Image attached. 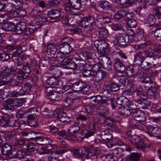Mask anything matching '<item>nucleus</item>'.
Here are the masks:
<instances>
[{
    "mask_svg": "<svg viewBox=\"0 0 161 161\" xmlns=\"http://www.w3.org/2000/svg\"><path fill=\"white\" fill-rule=\"evenodd\" d=\"M56 114L57 117L62 122L66 121L69 119V117L67 116L66 113L61 109H58L56 110Z\"/></svg>",
    "mask_w": 161,
    "mask_h": 161,
    "instance_id": "18",
    "label": "nucleus"
},
{
    "mask_svg": "<svg viewBox=\"0 0 161 161\" xmlns=\"http://www.w3.org/2000/svg\"><path fill=\"white\" fill-rule=\"evenodd\" d=\"M78 66L74 62H71V74H76L79 71Z\"/></svg>",
    "mask_w": 161,
    "mask_h": 161,
    "instance_id": "55",
    "label": "nucleus"
},
{
    "mask_svg": "<svg viewBox=\"0 0 161 161\" xmlns=\"http://www.w3.org/2000/svg\"><path fill=\"white\" fill-rule=\"evenodd\" d=\"M97 148H94L90 151L88 150L85 148H82L79 150V156L84 157L86 158H90L91 159H95L96 156L94 154H93L96 152Z\"/></svg>",
    "mask_w": 161,
    "mask_h": 161,
    "instance_id": "6",
    "label": "nucleus"
},
{
    "mask_svg": "<svg viewBox=\"0 0 161 161\" xmlns=\"http://www.w3.org/2000/svg\"><path fill=\"white\" fill-rule=\"evenodd\" d=\"M103 161H116L113 158L112 156L109 154L104 155L102 157Z\"/></svg>",
    "mask_w": 161,
    "mask_h": 161,
    "instance_id": "56",
    "label": "nucleus"
},
{
    "mask_svg": "<svg viewBox=\"0 0 161 161\" xmlns=\"http://www.w3.org/2000/svg\"><path fill=\"white\" fill-rule=\"evenodd\" d=\"M154 57H148L141 62V66L144 69H150L157 64Z\"/></svg>",
    "mask_w": 161,
    "mask_h": 161,
    "instance_id": "5",
    "label": "nucleus"
},
{
    "mask_svg": "<svg viewBox=\"0 0 161 161\" xmlns=\"http://www.w3.org/2000/svg\"><path fill=\"white\" fill-rule=\"evenodd\" d=\"M110 88L112 91L116 92L119 89V86L115 83H112L110 85Z\"/></svg>",
    "mask_w": 161,
    "mask_h": 161,
    "instance_id": "60",
    "label": "nucleus"
},
{
    "mask_svg": "<svg viewBox=\"0 0 161 161\" xmlns=\"http://www.w3.org/2000/svg\"><path fill=\"white\" fill-rule=\"evenodd\" d=\"M132 116L136 120L142 122L145 120L146 116L145 112L141 110H138L134 112Z\"/></svg>",
    "mask_w": 161,
    "mask_h": 161,
    "instance_id": "13",
    "label": "nucleus"
},
{
    "mask_svg": "<svg viewBox=\"0 0 161 161\" xmlns=\"http://www.w3.org/2000/svg\"><path fill=\"white\" fill-rule=\"evenodd\" d=\"M64 96L65 98L64 105L65 106H68L70 103V94L69 92L65 94Z\"/></svg>",
    "mask_w": 161,
    "mask_h": 161,
    "instance_id": "50",
    "label": "nucleus"
},
{
    "mask_svg": "<svg viewBox=\"0 0 161 161\" xmlns=\"http://www.w3.org/2000/svg\"><path fill=\"white\" fill-rule=\"evenodd\" d=\"M70 46L69 44L65 42L60 45L59 48L60 49L64 48V53L66 54H68L70 52L69 50Z\"/></svg>",
    "mask_w": 161,
    "mask_h": 161,
    "instance_id": "37",
    "label": "nucleus"
},
{
    "mask_svg": "<svg viewBox=\"0 0 161 161\" xmlns=\"http://www.w3.org/2000/svg\"><path fill=\"white\" fill-rule=\"evenodd\" d=\"M37 18L39 19V21L37 22V23H38L40 24V27L42 26V24L43 23L46 22L47 21V15L45 14H42L38 16Z\"/></svg>",
    "mask_w": 161,
    "mask_h": 161,
    "instance_id": "33",
    "label": "nucleus"
},
{
    "mask_svg": "<svg viewBox=\"0 0 161 161\" xmlns=\"http://www.w3.org/2000/svg\"><path fill=\"white\" fill-rule=\"evenodd\" d=\"M110 21V18L108 16L103 17L97 19L95 21L96 25L99 27L98 33L99 37L101 38L105 39L108 35L107 29L100 26L105 23H108Z\"/></svg>",
    "mask_w": 161,
    "mask_h": 161,
    "instance_id": "2",
    "label": "nucleus"
},
{
    "mask_svg": "<svg viewBox=\"0 0 161 161\" xmlns=\"http://www.w3.org/2000/svg\"><path fill=\"white\" fill-rule=\"evenodd\" d=\"M81 4L79 0H71V7L75 9L79 10L81 8Z\"/></svg>",
    "mask_w": 161,
    "mask_h": 161,
    "instance_id": "31",
    "label": "nucleus"
},
{
    "mask_svg": "<svg viewBox=\"0 0 161 161\" xmlns=\"http://www.w3.org/2000/svg\"><path fill=\"white\" fill-rule=\"evenodd\" d=\"M129 106L121 107L119 109L118 111L121 115L125 117L131 115L133 112V110Z\"/></svg>",
    "mask_w": 161,
    "mask_h": 161,
    "instance_id": "15",
    "label": "nucleus"
},
{
    "mask_svg": "<svg viewBox=\"0 0 161 161\" xmlns=\"http://www.w3.org/2000/svg\"><path fill=\"white\" fill-rule=\"evenodd\" d=\"M56 51V46L54 45L50 44L48 46L47 50L48 53H50L51 54L53 55L55 53Z\"/></svg>",
    "mask_w": 161,
    "mask_h": 161,
    "instance_id": "38",
    "label": "nucleus"
},
{
    "mask_svg": "<svg viewBox=\"0 0 161 161\" xmlns=\"http://www.w3.org/2000/svg\"><path fill=\"white\" fill-rule=\"evenodd\" d=\"M101 61L100 63L103 69L108 71H110L112 69L111 61L109 58H104L103 59H101Z\"/></svg>",
    "mask_w": 161,
    "mask_h": 161,
    "instance_id": "19",
    "label": "nucleus"
},
{
    "mask_svg": "<svg viewBox=\"0 0 161 161\" xmlns=\"http://www.w3.org/2000/svg\"><path fill=\"white\" fill-rule=\"evenodd\" d=\"M16 27L15 23L12 22H7L3 24L1 28L3 30L7 31H13Z\"/></svg>",
    "mask_w": 161,
    "mask_h": 161,
    "instance_id": "20",
    "label": "nucleus"
},
{
    "mask_svg": "<svg viewBox=\"0 0 161 161\" xmlns=\"http://www.w3.org/2000/svg\"><path fill=\"white\" fill-rule=\"evenodd\" d=\"M147 46L148 44L147 43H144L140 44L135 45L133 46V47L135 50L139 51L145 48Z\"/></svg>",
    "mask_w": 161,
    "mask_h": 161,
    "instance_id": "51",
    "label": "nucleus"
},
{
    "mask_svg": "<svg viewBox=\"0 0 161 161\" xmlns=\"http://www.w3.org/2000/svg\"><path fill=\"white\" fill-rule=\"evenodd\" d=\"M71 17L75 18L74 20L76 19V22L77 25H81L84 27V31L85 32H90L93 30V23L96 21L94 17L90 15L82 19L80 16L71 13Z\"/></svg>",
    "mask_w": 161,
    "mask_h": 161,
    "instance_id": "1",
    "label": "nucleus"
},
{
    "mask_svg": "<svg viewBox=\"0 0 161 161\" xmlns=\"http://www.w3.org/2000/svg\"><path fill=\"white\" fill-rule=\"evenodd\" d=\"M122 5H125L126 7L131 6L133 3V0H118Z\"/></svg>",
    "mask_w": 161,
    "mask_h": 161,
    "instance_id": "44",
    "label": "nucleus"
},
{
    "mask_svg": "<svg viewBox=\"0 0 161 161\" xmlns=\"http://www.w3.org/2000/svg\"><path fill=\"white\" fill-rule=\"evenodd\" d=\"M27 150L29 152H32L37 151L36 146L34 143H31L27 146Z\"/></svg>",
    "mask_w": 161,
    "mask_h": 161,
    "instance_id": "42",
    "label": "nucleus"
},
{
    "mask_svg": "<svg viewBox=\"0 0 161 161\" xmlns=\"http://www.w3.org/2000/svg\"><path fill=\"white\" fill-rule=\"evenodd\" d=\"M114 61V68L116 71L119 73H123L125 69V64L118 58L115 59Z\"/></svg>",
    "mask_w": 161,
    "mask_h": 161,
    "instance_id": "12",
    "label": "nucleus"
},
{
    "mask_svg": "<svg viewBox=\"0 0 161 161\" xmlns=\"http://www.w3.org/2000/svg\"><path fill=\"white\" fill-rule=\"evenodd\" d=\"M154 35L157 39L161 42V28L156 29L154 31Z\"/></svg>",
    "mask_w": 161,
    "mask_h": 161,
    "instance_id": "54",
    "label": "nucleus"
},
{
    "mask_svg": "<svg viewBox=\"0 0 161 161\" xmlns=\"http://www.w3.org/2000/svg\"><path fill=\"white\" fill-rule=\"evenodd\" d=\"M26 26V24L25 23L21 22L17 26L16 25L15 28L13 31L17 34H20L22 33Z\"/></svg>",
    "mask_w": 161,
    "mask_h": 161,
    "instance_id": "22",
    "label": "nucleus"
},
{
    "mask_svg": "<svg viewBox=\"0 0 161 161\" xmlns=\"http://www.w3.org/2000/svg\"><path fill=\"white\" fill-rule=\"evenodd\" d=\"M130 106H132L133 107H137L138 106V104H142L143 101L139 99H137V100L134 99L130 101Z\"/></svg>",
    "mask_w": 161,
    "mask_h": 161,
    "instance_id": "43",
    "label": "nucleus"
},
{
    "mask_svg": "<svg viewBox=\"0 0 161 161\" xmlns=\"http://www.w3.org/2000/svg\"><path fill=\"white\" fill-rule=\"evenodd\" d=\"M14 4L11 2H8L4 4V11L10 12L14 8Z\"/></svg>",
    "mask_w": 161,
    "mask_h": 161,
    "instance_id": "45",
    "label": "nucleus"
},
{
    "mask_svg": "<svg viewBox=\"0 0 161 161\" xmlns=\"http://www.w3.org/2000/svg\"><path fill=\"white\" fill-rule=\"evenodd\" d=\"M128 25L131 27L134 28L136 26L137 22L134 19L129 20L127 22Z\"/></svg>",
    "mask_w": 161,
    "mask_h": 161,
    "instance_id": "64",
    "label": "nucleus"
},
{
    "mask_svg": "<svg viewBox=\"0 0 161 161\" xmlns=\"http://www.w3.org/2000/svg\"><path fill=\"white\" fill-rule=\"evenodd\" d=\"M59 96V93L55 91H53L50 94H49V98L52 100H54L58 99Z\"/></svg>",
    "mask_w": 161,
    "mask_h": 161,
    "instance_id": "53",
    "label": "nucleus"
},
{
    "mask_svg": "<svg viewBox=\"0 0 161 161\" xmlns=\"http://www.w3.org/2000/svg\"><path fill=\"white\" fill-rule=\"evenodd\" d=\"M94 45L97 51H100L101 54L103 56L105 54L108 44L105 41L95 42Z\"/></svg>",
    "mask_w": 161,
    "mask_h": 161,
    "instance_id": "9",
    "label": "nucleus"
},
{
    "mask_svg": "<svg viewBox=\"0 0 161 161\" xmlns=\"http://www.w3.org/2000/svg\"><path fill=\"white\" fill-rule=\"evenodd\" d=\"M21 105V101L18 99H8L6 100L3 104L4 108L7 110L12 109L14 107H18Z\"/></svg>",
    "mask_w": 161,
    "mask_h": 161,
    "instance_id": "4",
    "label": "nucleus"
},
{
    "mask_svg": "<svg viewBox=\"0 0 161 161\" xmlns=\"http://www.w3.org/2000/svg\"><path fill=\"white\" fill-rule=\"evenodd\" d=\"M23 66L24 71L19 69L18 70L17 73V78L20 80L26 78L29 75L31 72L30 67L28 64H26L25 65Z\"/></svg>",
    "mask_w": 161,
    "mask_h": 161,
    "instance_id": "8",
    "label": "nucleus"
},
{
    "mask_svg": "<svg viewBox=\"0 0 161 161\" xmlns=\"http://www.w3.org/2000/svg\"><path fill=\"white\" fill-rule=\"evenodd\" d=\"M140 59L141 61L145 59V56H143L142 52L139 51L134 55V61L136 62Z\"/></svg>",
    "mask_w": 161,
    "mask_h": 161,
    "instance_id": "41",
    "label": "nucleus"
},
{
    "mask_svg": "<svg viewBox=\"0 0 161 161\" xmlns=\"http://www.w3.org/2000/svg\"><path fill=\"white\" fill-rule=\"evenodd\" d=\"M144 88L146 90H147L146 92L147 97L149 99L154 98L157 94V88L155 86L151 85L147 86H144Z\"/></svg>",
    "mask_w": 161,
    "mask_h": 161,
    "instance_id": "10",
    "label": "nucleus"
},
{
    "mask_svg": "<svg viewBox=\"0 0 161 161\" xmlns=\"http://www.w3.org/2000/svg\"><path fill=\"white\" fill-rule=\"evenodd\" d=\"M147 3V0H138L137 8L140 9L143 8H146Z\"/></svg>",
    "mask_w": 161,
    "mask_h": 161,
    "instance_id": "36",
    "label": "nucleus"
},
{
    "mask_svg": "<svg viewBox=\"0 0 161 161\" xmlns=\"http://www.w3.org/2000/svg\"><path fill=\"white\" fill-rule=\"evenodd\" d=\"M70 58L69 56L65 58L61 63V67L66 69L70 68Z\"/></svg>",
    "mask_w": 161,
    "mask_h": 161,
    "instance_id": "28",
    "label": "nucleus"
},
{
    "mask_svg": "<svg viewBox=\"0 0 161 161\" xmlns=\"http://www.w3.org/2000/svg\"><path fill=\"white\" fill-rule=\"evenodd\" d=\"M81 54L85 59H88L90 58L92 56L90 53L86 51H82Z\"/></svg>",
    "mask_w": 161,
    "mask_h": 161,
    "instance_id": "63",
    "label": "nucleus"
},
{
    "mask_svg": "<svg viewBox=\"0 0 161 161\" xmlns=\"http://www.w3.org/2000/svg\"><path fill=\"white\" fill-rule=\"evenodd\" d=\"M94 133V132L92 131L84 129L81 131L80 134L84 136L83 137L84 138H87L88 137L93 135Z\"/></svg>",
    "mask_w": 161,
    "mask_h": 161,
    "instance_id": "40",
    "label": "nucleus"
},
{
    "mask_svg": "<svg viewBox=\"0 0 161 161\" xmlns=\"http://www.w3.org/2000/svg\"><path fill=\"white\" fill-rule=\"evenodd\" d=\"M130 15V14H128L127 11L122 10L118 12L114 15V20H115L116 19H119L124 16L126 17L127 18H129V16Z\"/></svg>",
    "mask_w": 161,
    "mask_h": 161,
    "instance_id": "23",
    "label": "nucleus"
},
{
    "mask_svg": "<svg viewBox=\"0 0 161 161\" xmlns=\"http://www.w3.org/2000/svg\"><path fill=\"white\" fill-rule=\"evenodd\" d=\"M57 80L53 77H51L48 78L47 81V83L49 85H54L55 84Z\"/></svg>",
    "mask_w": 161,
    "mask_h": 161,
    "instance_id": "62",
    "label": "nucleus"
},
{
    "mask_svg": "<svg viewBox=\"0 0 161 161\" xmlns=\"http://www.w3.org/2000/svg\"><path fill=\"white\" fill-rule=\"evenodd\" d=\"M2 152L3 155H13V151H11V147L8 144H5L3 146Z\"/></svg>",
    "mask_w": 161,
    "mask_h": 161,
    "instance_id": "26",
    "label": "nucleus"
},
{
    "mask_svg": "<svg viewBox=\"0 0 161 161\" xmlns=\"http://www.w3.org/2000/svg\"><path fill=\"white\" fill-rule=\"evenodd\" d=\"M142 82L145 84L144 85V86L146 85L147 86L153 85V81L150 78L149 76H146L145 77L142 81Z\"/></svg>",
    "mask_w": 161,
    "mask_h": 161,
    "instance_id": "48",
    "label": "nucleus"
},
{
    "mask_svg": "<svg viewBox=\"0 0 161 161\" xmlns=\"http://www.w3.org/2000/svg\"><path fill=\"white\" fill-rule=\"evenodd\" d=\"M130 101L124 96H120L116 99V103L117 104L125 106H130Z\"/></svg>",
    "mask_w": 161,
    "mask_h": 161,
    "instance_id": "21",
    "label": "nucleus"
},
{
    "mask_svg": "<svg viewBox=\"0 0 161 161\" xmlns=\"http://www.w3.org/2000/svg\"><path fill=\"white\" fill-rule=\"evenodd\" d=\"M94 69L92 70L84 69L82 71L83 76L85 77L94 76Z\"/></svg>",
    "mask_w": 161,
    "mask_h": 161,
    "instance_id": "39",
    "label": "nucleus"
},
{
    "mask_svg": "<svg viewBox=\"0 0 161 161\" xmlns=\"http://www.w3.org/2000/svg\"><path fill=\"white\" fill-rule=\"evenodd\" d=\"M9 94V91L8 90H0V97L5 98L7 97Z\"/></svg>",
    "mask_w": 161,
    "mask_h": 161,
    "instance_id": "57",
    "label": "nucleus"
},
{
    "mask_svg": "<svg viewBox=\"0 0 161 161\" xmlns=\"http://www.w3.org/2000/svg\"><path fill=\"white\" fill-rule=\"evenodd\" d=\"M133 67L132 66H127L126 69V74L129 77H133Z\"/></svg>",
    "mask_w": 161,
    "mask_h": 161,
    "instance_id": "46",
    "label": "nucleus"
},
{
    "mask_svg": "<svg viewBox=\"0 0 161 161\" xmlns=\"http://www.w3.org/2000/svg\"><path fill=\"white\" fill-rule=\"evenodd\" d=\"M25 57L24 55H22L19 57L17 59L18 63L17 65L19 66H22L25 65L26 64L24 61V60L25 59Z\"/></svg>",
    "mask_w": 161,
    "mask_h": 161,
    "instance_id": "47",
    "label": "nucleus"
},
{
    "mask_svg": "<svg viewBox=\"0 0 161 161\" xmlns=\"http://www.w3.org/2000/svg\"><path fill=\"white\" fill-rule=\"evenodd\" d=\"M15 72L12 69H9L7 67H4L3 70L0 73V75L3 79L6 78L8 81H9L15 75Z\"/></svg>",
    "mask_w": 161,
    "mask_h": 161,
    "instance_id": "7",
    "label": "nucleus"
},
{
    "mask_svg": "<svg viewBox=\"0 0 161 161\" xmlns=\"http://www.w3.org/2000/svg\"><path fill=\"white\" fill-rule=\"evenodd\" d=\"M144 30L141 29H137L136 31L135 36L136 37L138 41H140L142 39L144 36Z\"/></svg>",
    "mask_w": 161,
    "mask_h": 161,
    "instance_id": "32",
    "label": "nucleus"
},
{
    "mask_svg": "<svg viewBox=\"0 0 161 161\" xmlns=\"http://www.w3.org/2000/svg\"><path fill=\"white\" fill-rule=\"evenodd\" d=\"M100 6L101 8L106 10H109L112 7V5L111 3L106 1L101 2Z\"/></svg>",
    "mask_w": 161,
    "mask_h": 161,
    "instance_id": "29",
    "label": "nucleus"
},
{
    "mask_svg": "<svg viewBox=\"0 0 161 161\" xmlns=\"http://www.w3.org/2000/svg\"><path fill=\"white\" fill-rule=\"evenodd\" d=\"M161 134V129L158 127H155L150 136H155L158 139H160Z\"/></svg>",
    "mask_w": 161,
    "mask_h": 161,
    "instance_id": "34",
    "label": "nucleus"
},
{
    "mask_svg": "<svg viewBox=\"0 0 161 161\" xmlns=\"http://www.w3.org/2000/svg\"><path fill=\"white\" fill-rule=\"evenodd\" d=\"M116 39L118 43L120 46L126 45L129 42V36L123 34H118L116 36Z\"/></svg>",
    "mask_w": 161,
    "mask_h": 161,
    "instance_id": "14",
    "label": "nucleus"
},
{
    "mask_svg": "<svg viewBox=\"0 0 161 161\" xmlns=\"http://www.w3.org/2000/svg\"><path fill=\"white\" fill-rule=\"evenodd\" d=\"M7 116L5 115L1 117L0 119V125L3 127L7 126Z\"/></svg>",
    "mask_w": 161,
    "mask_h": 161,
    "instance_id": "52",
    "label": "nucleus"
},
{
    "mask_svg": "<svg viewBox=\"0 0 161 161\" xmlns=\"http://www.w3.org/2000/svg\"><path fill=\"white\" fill-rule=\"evenodd\" d=\"M156 18L153 15H149L146 19V23L148 24L150 26L155 23Z\"/></svg>",
    "mask_w": 161,
    "mask_h": 161,
    "instance_id": "35",
    "label": "nucleus"
},
{
    "mask_svg": "<svg viewBox=\"0 0 161 161\" xmlns=\"http://www.w3.org/2000/svg\"><path fill=\"white\" fill-rule=\"evenodd\" d=\"M93 69H94V77H97L99 80L102 79L106 75V72L101 69L99 64H95Z\"/></svg>",
    "mask_w": 161,
    "mask_h": 161,
    "instance_id": "11",
    "label": "nucleus"
},
{
    "mask_svg": "<svg viewBox=\"0 0 161 161\" xmlns=\"http://www.w3.org/2000/svg\"><path fill=\"white\" fill-rule=\"evenodd\" d=\"M7 126L17 129L20 126V124L19 122L16 120L14 118L7 116Z\"/></svg>",
    "mask_w": 161,
    "mask_h": 161,
    "instance_id": "17",
    "label": "nucleus"
},
{
    "mask_svg": "<svg viewBox=\"0 0 161 161\" xmlns=\"http://www.w3.org/2000/svg\"><path fill=\"white\" fill-rule=\"evenodd\" d=\"M24 153L21 150L15 148L13 151V157L14 158H21L24 157Z\"/></svg>",
    "mask_w": 161,
    "mask_h": 161,
    "instance_id": "27",
    "label": "nucleus"
},
{
    "mask_svg": "<svg viewBox=\"0 0 161 161\" xmlns=\"http://www.w3.org/2000/svg\"><path fill=\"white\" fill-rule=\"evenodd\" d=\"M22 52V48L20 47H19L13 53L12 56L13 57H18L21 54Z\"/></svg>",
    "mask_w": 161,
    "mask_h": 161,
    "instance_id": "61",
    "label": "nucleus"
},
{
    "mask_svg": "<svg viewBox=\"0 0 161 161\" xmlns=\"http://www.w3.org/2000/svg\"><path fill=\"white\" fill-rule=\"evenodd\" d=\"M79 91H80L82 92L86 93L89 90L90 86L87 84L85 82L82 81H79Z\"/></svg>",
    "mask_w": 161,
    "mask_h": 161,
    "instance_id": "25",
    "label": "nucleus"
},
{
    "mask_svg": "<svg viewBox=\"0 0 161 161\" xmlns=\"http://www.w3.org/2000/svg\"><path fill=\"white\" fill-rule=\"evenodd\" d=\"M61 13L59 11L56 10H51L48 12V17L51 19H55L59 17L60 16Z\"/></svg>",
    "mask_w": 161,
    "mask_h": 161,
    "instance_id": "24",
    "label": "nucleus"
},
{
    "mask_svg": "<svg viewBox=\"0 0 161 161\" xmlns=\"http://www.w3.org/2000/svg\"><path fill=\"white\" fill-rule=\"evenodd\" d=\"M40 24L38 23H37L35 25H29L25 29L24 31L25 35L26 36H28L32 34L34 31L37 28L40 27Z\"/></svg>",
    "mask_w": 161,
    "mask_h": 161,
    "instance_id": "16",
    "label": "nucleus"
},
{
    "mask_svg": "<svg viewBox=\"0 0 161 161\" xmlns=\"http://www.w3.org/2000/svg\"><path fill=\"white\" fill-rule=\"evenodd\" d=\"M101 137L103 140L108 141L112 138V136L108 131H105L101 132Z\"/></svg>",
    "mask_w": 161,
    "mask_h": 161,
    "instance_id": "30",
    "label": "nucleus"
},
{
    "mask_svg": "<svg viewBox=\"0 0 161 161\" xmlns=\"http://www.w3.org/2000/svg\"><path fill=\"white\" fill-rule=\"evenodd\" d=\"M25 138L23 137L16 138L15 139L14 145V146H18L23 144L25 141Z\"/></svg>",
    "mask_w": 161,
    "mask_h": 161,
    "instance_id": "49",
    "label": "nucleus"
},
{
    "mask_svg": "<svg viewBox=\"0 0 161 161\" xmlns=\"http://www.w3.org/2000/svg\"><path fill=\"white\" fill-rule=\"evenodd\" d=\"M140 158V154L138 153H133L130 155V159L132 160H139Z\"/></svg>",
    "mask_w": 161,
    "mask_h": 161,
    "instance_id": "59",
    "label": "nucleus"
},
{
    "mask_svg": "<svg viewBox=\"0 0 161 161\" xmlns=\"http://www.w3.org/2000/svg\"><path fill=\"white\" fill-rule=\"evenodd\" d=\"M21 93H24V95L25 92H29L30 90V84L28 83L25 84L22 88L20 90Z\"/></svg>",
    "mask_w": 161,
    "mask_h": 161,
    "instance_id": "58",
    "label": "nucleus"
},
{
    "mask_svg": "<svg viewBox=\"0 0 161 161\" xmlns=\"http://www.w3.org/2000/svg\"><path fill=\"white\" fill-rule=\"evenodd\" d=\"M130 134L131 131L130 130L126 132L130 142L138 148L144 150L145 148V145L143 142V139L139 136H131Z\"/></svg>",
    "mask_w": 161,
    "mask_h": 161,
    "instance_id": "3",
    "label": "nucleus"
}]
</instances>
